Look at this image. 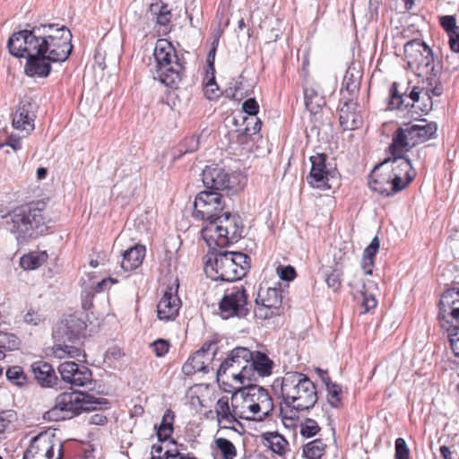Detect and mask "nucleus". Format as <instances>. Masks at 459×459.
I'll return each mask as SVG.
<instances>
[{
	"label": "nucleus",
	"instance_id": "f257e3e1",
	"mask_svg": "<svg viewBox=\"0 0 459 459\" xmlns=\"http://www.w3.org/2000/svg\"><path fill=\"white\" fill-rule=\"evenodd\" d=\"M273 368V361L266 354L237 347L221 363L216 375L218 382L230 384L232 381L241 385L255 379V374L263 377L270 376Z\"/></svg>",
	"mask_w": 459,
	"mask_h": 459
},
{
	"label": "nucleus",
	"instance_id": "f03ea898",
	"mask_svg": "<svg viewBox=\"0 0 459 459\" xmlns=\"http://www.w3.org/2000/svg\"><path fill=\"white\" fill-rule=\"evenodd\" d=\"M20 32L24 36L18 42L20 48L23 43L31 52L45 53L54 63L65 61L72 52V33L64 25L41 24Z\"/></svg>",
	"mask_w": 459,
	"mask_h": 459
},
{
	"label": "nucleus",
	"instance_id": "7ed1b4c3",
	"mask_svg": "<svg viewBox=\"0 0 459 459\" xmlns=\"http://www.w3.org/2000/svg\"><path fill=\"white\" fill-rule=\"evenodd\" d=\"M404 56L408 67L427 83L426 92L439 97L444 92L441 80L443 65L436 60L432 49L420 39H412L404 45Z\"/></svg>",
	"mask_w": 459,
	"mask_h": 459
},
{
	"label": "nucleus",
	"instance_id": "20e7f679",
	"mask_svg": "<svg viewBox=\"0 0 459 459\" xmlns=\"http://www.w3.org/2000/svg\"><path fill=\"white\" fill-rule=\"evenodd\" d=\"M2 226L19 243H26L42 235L48 229L44 212L33 204H25L0 214Z\"/></svg>",
	"mask_w": 459,
	"mask_h": 459
},
{
	"label": "nucleus",
	"instance_id": "39448f33",
	"mask_svg": "<svg viewBox=\"0 0 459 459\" xmlns=\"http://www.w3.org/2000/svg\"><path fill=\"white\" fill-rule=\"evenodd\" d=\"M235 383L230 381V385L238 389L231 395L234 415L238 420L264 421L270 417L274 410V404L269 392L258 385H250L241 388L234 386Z\"/></svg>",
	"mask_w": 459,
	"mask_h": 459
},
{
	"label": "nucleus",
	"instance_id": "423d86ee",
	"mask_svg": "<svg viewBox=\"0 0 459 459\" xmlns=\"http://www.w3.org/2000/svg\"><path fill=\"white\" fill-rule=\"evenodd\" d=\"M281 396L284 405L296 411L309 410L317 401L315 384L299 372H287L281 377Z\"/></svg>",
	"mask_w": 459,
	"mask_h": 459
},
{
	"label": "nucleus",
	"instance_id": "0eeeda50",
	"mask_svg": "<svg viewBox=\"0 0 459 459\" xmlns=\"http://www.w3.org/2000/svg\"><path fill=\"white\" fill-rule=\"evenodd\" d=\"M205 264V273L214 281H234L246 275L250 257L241 252H216Z\"/></svg>",
	"mask_w": 459,
	"mask_h": 459
},
{
	"label": "nucleus",
	"instance_id": "6e6552de",
	"mask_svg": "<svg viewBox=\"0 0 459 459\" xmlns=\"http://www.w3.org/2000/svg\"><path fill=\"white\" fill-rule=\"evenodd\" d=\"M242 222L237 214L224 212L208 222L201 230L202 238L211 249L224 247L241 238Z\"/></svg>",
	"mask_w": 459,
	"mask_h": 459
},
{
	"label": "nucleus",
	"instance_id": "1a4fd4ad",
	"mask_svg": "<svg viewBox=\"0 0 459 459\" xmlns=\"http://www.w3.org/2000/svg\"><path fill=\"white\" fill-rule=\"evenodd\" d=\"M156 62V76L167 87L173 88L182 80L184 65L176 49L166 39L157 40L153 52Z\"/></svg>",
	"mask_w": 459,
	"mask_h": 459
},
{
	"label": "nucleus",
	"instance_id": "9d476101",
	"mask_svg": "<svg viewBox=\"0 0 459 459\" xmlns=\"http://www.w3.org/2000/svg\"><path fill=\"white\" fill-rule=\"evenodd\" d=\"M100 402L91 395L82 392L60 394L55 401V406L47 412L49 420L72 418L82 411H93Z\"/></svg>",
	"mask_w": 459,
	"mask_h": 459
},
{
	"label": "nucleus",
	"instance_id": "9b49d317",
	"mask_svg": "<svg viewBox=\"0 0 459 459\" xmlns=\"http://www.w3.org/2000/svg\"><path fill=\"white\" fill-rule=\"evenodd\" d=\"M20 38H24V36L20 32H14L9 38L7 41V48L9 49V53L16 57H24L27 56V62L24 67V72L26 75L30 77H47L51 71V63L50 59L45 53L37 54L31 52L27 46L24 44H21V48L19 47Z\"/></svg>",
	"mask_w": 459,
	"mask_h": 459
},
{
	"label": "nucleus",
	"instance_id": "f8f14e48",
	"mask_svg": "<svg viewBox=\"0 0 459 459\" xmlns=\"http://www.w3.org/2000/svg\"><path fill=\"white\" fill-rule=\"evenodd\" d=\"M418 122V124L401 126L393 134V150L398 151L400 147H404L407 151H411L415 145L435 137L437 130L436 123H429L425 119H420Z\"/></svg>",
	"mask_w": 459,
	"mask_h": 459
},
{
	"label": "nucleus",
	"instance_id": "ddd939ff",
	"mask_svg": "<svg viewBox=\"0 0 459 459\" xmlns=\"http://www.w3.org/2000/svg\"><path fill=\"white\" fill-rule=\"evenodd\" d=\"M387 152L389 156L380 163V166H385L394 180V189L402 191L415 178L416 172L405 153L408 152L404 147H400L398 151L392 149V143Z\"/></svg>",
	"mask_w": 459,
	"mask_h": 459
},
{
	"label": "nucleus",
	"instance_id": "4468645a",
	"mask_svg": "<svg viewBox=\"0 0 459 459\" xmlns=\"http://www.w3.org/2000/svg\"><path fill=\"white\" fill-rule=\"evenodd\" d=\"M82 336V325L74 319H71L64 325L58 326L55 337L63 344H56L52 349L55 358L65 359L66 357L78 359L84 357L82 349L76 345Z\"/></svg>",
	"mask_w": 459,
	"mask_h": 459
},
{
	"label": "nucleus",
	"instance_id": "2eb2a0df",
	"mask_svg": "<svg viewBox=\"0 0 459 459\" xmlns=\"http://www.w3.org/2000/svg\"><path fill=\"white\" fill-rule=\"evenodd\" d=\"M241 178V174L230 172L218 164L206 166L202 173L204 186L212 192L237 190Z\"/></svg>",
	"mask_w": 459,
	"mask_h": 459
},
{
	"label": "nucleus",
	"instance_id": "dca6fc26",
	"mask_svg": "<svg viewBox=\"0 0 459 459\" xmlns=\"http://www.w3.org/2000/svg\"><path fill=\"white\" fill-rule=\"evenodd\" d=\"M224 205L223 197L220 193L203 191L195 197L193 215L195 219L208 223L220 216Z\"/></svg>",
	"mask_w": 459,
	"mask_h": 459
},
{
	"label": "nucleus",
	"instance_id": "f3484780",
	"mask_svg": "<svg viewBox=\"0 0 459 459\" xmlns=\"http://www.w3.org/2000/svg\"><path fill=\"white\" fill-rule=\"evenodd\" d=\"M62 445L48 433L34 437L23 454V459H62Z\"/></svg>",
	"mask_w": 459,
	"mask_h": 459
},
{
	"label": "nucleus",
	"instance_id": "a211bd4d",
	"mask_svg": "<svg viewBox=\"0 0 459 459\" xmlns=\"http://www.w3.org/2000/svg\"><path fill=\"white\" fill-rule=\"evenodd\" d=\"M437 319L442 330L459 326V289H448L441 296Z\"/></svg>",
	"mask_w": 459,
	"mask_h": 459
},
{
	"label": "nucleus",
	"instance_id": "6ab92c4d",
	"mask_svg": "<svg viewBox=\"0 0 459 459\" xmlns=\"http://www.w3.org/2000/svg\"><path fill=\"white\" fill-rule=\"evenodd\" d=\"M281 303L282 296L281 290L261 287L255 299L254 310L255 317L265 320L278 315Z\"/></svg>",
	"mask_w": 459,
	"mask_h": 459
},
{
	"label": "nucleus",
	"instance_id": "aec40b11",
	"mask_svg": "<svg viewBox=\"0 0 459 459\" xmlns=\"http://www.w3.org/2000/svg\"><path fill=\"white\" fill-rule=\"evenodd\" d=\"M216 351L217 343L215 342H205L203 346L185 362L182 367V372L186 376H192L197 372L208 373L210 369H213L211 364Z\"/></svg>",
	"mask_w": 459,
	"mask_h": 459
},
{
	"label": "nucleus",
	"instance_id": "412c9836",
	"mask_svg": "<svg viewBox=\"0 0 459 459\" xmlns=\"http://www.w3.org/2000/svg\"><path fill=\"white\" fill-rule=\"evenodd\" d=\"M311 169L307 176V184L313 188L329 189L330 178L335 177L336 169L329 168L326 165L327 155L325 153H316L309 158Z\"/></svg>",
	"mask_w": 459,
	"mask_h": 459
},
{
	"label": "nucleus",
	"instance_id": "4be33fe9",
	"mask_svg": "<svg viewBox=\"0 0 459 459\" xmlns=\"http://www.w3.org/2000/svg\"><path fill=\"white\" fill-rule=\"evenodd\" d=\"M221 312L225 318L230 316L244 317L249 308L247 295L243 286H235L228 291L220 302Z\"/></svg>",
	"mask_w": 459,
	"mask_h": 459
},
{
	"label": "nucleus",
	"instance_id": "5701e85b",
	"mask_svg": "<svg viewBox=\"0 0 459 459\" xmlns=\"http://www.w3.org/2000/svg\"><path fill=\"white\" fill-rule=\"evenodd\" d=\"M231 398L227 396L220 398L215 405L214 411L216 420L221 429L231 430L238 435L245 432L243 424L238 420V417L234 415Z\"/></svg>",
	"mask_w": 459,
	"mask_h": 459
},
{
	"label": "nucleus",
	"instance_id": "b1692460",
	"mask_svg": "<svg viewBox=\"0 0 459 459\" xmlns=\"http://www.w3.org/2000/svg\"><path fill=\"white\" fill-rule=\"evenodd\" d=\"M62 380L74 386H84L91 382V372L74 361H65L58 366Z\"/></svg>",
	"mask_w": 459,
	"mask_h": 459
},
{
	"label": "nucleus",
	"instance_id": "393cba45",
	"mask_svg": "<svg viewBox=\"0 0 459 459\" xmlns=\"http://www.w3.org/2000/svg\"><path fill=\"white\" fill-rule=\"evenodd\" d=\"M178 286H169L164 291L157 305V316L161 321H172L178 315L181 307V300L178 294Z\"/></svg>",
	"mask_w": 459,
	"mask_h": 459
},
{
	"label": "nucleus",
	"instance_id": "a878e982",
	"mask_svg": "<svg viewBox=\"0 0 459 459\" xmlns=\"http://www.w3.org/2000/svg\"><path fill=\"white\" fill-rule=\"evenodd\" d=\"M385 166L376 165L369 176V187L383 195L389 196L400 190L394 189V180Z\"/></svg>",
	"mask_w": 459,
	"mask_h": 459
},
{
	"label": "nucleus",
	"instance_id": "bb28decb",
	"mask_svg": "<svg viewBox=\"0 0 459 459\" xmlns=\"http://www.w3.org/2000/svg\"><path fill=\"white\" fill-rule=\"evenodd\" d=\"M262 440L265 446L281 458H285L291 451L288 440L278 432H265L262 435Z\"/></svg>",
	"mask_w": 459,
	"mask_h": 459
},
{
	"label": "nucleus",
	"instance_id": "cd10ccee",
	"mask_svg": "<svg viewBox=\"0 0 459 459\" xmlns=\"http://www.w3.org/2000/svg\"><path fill=\"white\" fill-rule=\"evenodd\" d=\"M304 103L306 110L310 115L324 114L328 111L325 98L312 87L304 88Z\"/></svg>",
	"mask_w": 459,
	"mask_h": 459
},
{
	"label": "nucleus",
	"instance_id": "c85d7f7f",
	"mask_svg": "<svg viewBox=\"0 0 459 459\" xmlns=\"http://www.w3.org/2000/svg\"><path fill=\"white\" fill-rule=\"evenodd\" d=\"M233 124L238 135L244 137L258 134L262 125L259 117H233Z\"/></svg>",
	"mask_w": 459,
	"mask_h": 459
},
{
	"label": "nucleus",
	"instance_id": "c756f323",
	"mask_svg": "<svg viewBox=\"0 0 459 459\" xmlns=\"http://www.w3.org/2000/svg\"><path fill=\"white\" fill-rule=\"evenodd\" d=\"M145 256V247L135 245L126 249L123 254L121 268L125 272H130L138 268Z\"/></svg>",
	"mask_w": 459,
	"mask_h": 459
},
{
	"label": "nucleus",
	"instance_id": "7c9ffc66",
	"mask_svg": "<svg viewBox=\"0 0 459 459\" xmlns=\"http://www.w3.org/2000/svg\"><path fill=\"white\" fill-rule=\"evenodd\" d=\"M36 380L42 386H52L56 383V377L53 367L45 361H36L31 365Z\"/></svg>",
	"mask_w": 459,
	"mask_h": 459
},
{
	"label": "nucleus",
	"instance_id": "2f4dec72",
	"mask_svg": "<svg viewBox=\"0 0 459 459\" xmlns=\"http://www.w3.org/2000/svg\"><path fill=\"white\" fill-rule=\"evenodd\" d=\"M378 291V284L373 281H368L362 283L359 290L361 296V305L364 307V313L376 307L377 300L376 293Z\"/></svg>",
	"mask_w": 459,
	"mask_h": 459
},
{
	"label": "nucleus",
	"instance_id": "473e14b6",
	"mask_svg": "<svg viewBox=\"0 0 459 459\" xmlns=\"http://www.w3.org/2000/svg\"><path fill=\"white\" fill-rule=\"evenodd\" d=\"M380 247V241L377 237L373 238L371 243L364 249L361 258V268L368 275L372 274L374 258Z\"/></svg>",
	"mask_w": 459,
	"mask_h": 459
},
{
	"label": "nucleus",
	"instance_id": "72a5a7b5",
	"mask_svg": "<svg viewBox=\"0 0 459 459\" xmlns=\"http://www.w3.org/2000/svg\"><path fill=\"white\" fill-rule=\"evenodd\" d=\"M48 259L46 251H31L23 255L20 259V265L24 270H35L41 266Z\"/></svg>",
	"mask_w": 459,
	"mask_h": 459
},
{
	"label": "nucleus",
	"instance_id": "f704fd0d",
	"mask_svg": "<svg viewBox=\"0 0 459 459\" xmlns=\"http://www.w3.org/2000/svg\"><path fill=\"white\" fill-rule=\"evenodd\" d=\"M174 412L170 409H168L162 416L160 424L159 426H155L160 441H166L171 437L174 430Z\"/></svg>",
	"mask_w": 459,
	"mask_h": 459
},
{
	"label": "nucleus",
	"instance_id": "c9c22d12",
	"mask_svg": "<svg viewBox=\"0 0 459 459\" xmlns=\"http://www.w3.org/2000/svg\"><path fill=\"white\" fill-rule=\"evenodd\" d=\"M19 339L16 335L9 333L0 332V360L4 359L5 352L18 348ZM3 367L0 365V376L3 373Z\"/></svg>",
	"mask_w": 459,
	"mask_h": 459
},
{
	"label": "nucleus",
	"instance_id": "e433bc0d",
	"mask_svg": "<svg viewBox=\"0 0 459 459\" xmlns=\"http://www.w3.org/2000/svg\"><path fill=\"white\" fill-rule=\"evenodd\" d=\"M214 448L221 459H234L237 456V449L228 438L215 437Z\"/></svg>",
	"mask_w": 459,
	"mask_h": 459
},
{
	"label": "nucleus",
	"instance_id": "4c0bfd02",
	"mask_svg": "<svg viewBox=\"0 0 459 459\" xmlns=\"http://www.w3.org/2000/svg\"><path fill=\"white\" fill-rule=\"evenodd\" d=\"M325 444L321 439L308 442L303 447V455L307 459H321L325 452Z\"/></svg>",
	"mask_w": 459,
	"mask_h": 459
},
{
	"label": "nucleus",
	"instance_id": "58836bf2",
	"mask_svg": "<svg viewBox=\"0 0 459 459\" xmlns=\"http://www.w3.org/2000/svg\"><path fill=\"white\" fill-rule=\"evenodd\" d=\"M172 455L180 459H196L189 455H181L177 448H167L162 444H154L152 447V459H165L167 456Z\"/></svg>",
	"mask_w": 459,
	"mask_h": 459
},
{
	"label": "nucleus",
	"instance_id": "ea45409f",
	"mask_svg": "<svg viewBox=\"0 0 459 459\" xmlns=\"http://www.w3.org/2000/svg\"><path fill=\"white\" fill-rule=\"evenodd\" d=\"M151 12L156 15V22L159 25L166 26L171 19L170 9L164 4H151Z\"/></svg>",
	"mask_w": 459,
	"mask_h": 459
},
{
	"label": "nucleus",
	"instance_id": "a19ab883",
	"mask_svg": "<svg viewBox=\"0 0 459 459\" xmlns=\"http://www.w3.org/2000/svg\"><path fill=\"white\" fill-rule=\"evenodd\" d=\"M13 127L17 131L29 134L34 129V121L30 117H9Z\"/></svg>",
	"mask_w": 459,
	"mask_h": 459
},
{
	"label": "nucleus",
	"instance_id": "79ce46f5",
	"mask_svg": "<svg viewBox=\"0 0 459 459\" xmlns=\"http://www.w3.org/2000/svg\"><path fill=\"white\" fill-rule=\"evenodd\" d=\"M403 103V95L398 91V83L393 82L389 89V100L387 103V108L389 110L400 109Z\"/></svg>",
	"mask_w": 459,
	"mask_h": 459
},
{
	"label": "nucleus",
	"instance_id": "37998d69",
	"mask_svg": "<svg viewBox=\"0 0 459 459\" xmlns=\"http://www.w3.org/2000/svg\"><path fill=\"white\" fill-rule=\"evenodd\" d=\"M342 271L341 268L336 266L329 274L326 275L325 282L327 287L333 292L339 291L342 288Z\"/></svg>",
	"mask_w": 459,
	"mask_h": 459
},
{
	"label": "nucleus",
	"instance_id": "c03bdc74",
	"mask_svg": "<svg viewBox=\"0 0 459 459\" xmlns=\"http://www.w3.org/2000/svg\"><path fill=\"white\" fill-rule=\"evenodd\" d=\"M327 390V403L333 408H339L342 406V387L334 383L326 387Z\"/></svg>",
	"mask_w": 459,
	"mask_h": 459
},
{
	"label": "nucleus",
	"instance_id": "a18cd8bd",
	"mask_svg": "<svg viewBox=\"0 0 459 459\" xmlns=\"http://www.w3.org/2000/svg\"><path fill=\"white\" fill-rule=\"evenodd\" d=\"M17 420L16 413L12 411H3L0 412V434L9 431L13 428V423Z\"/></svg>",
	"mask_w": 459,
	"mask_h": 459
},
{
	"label": "nucleus",
	"instance_id": "49530a36",
	"mask_svg": "<svg viewBox=\"0 0 459 459\" xmlns=\"http://www.w3.org/2000/svg\"><path fill=\"white\" fill-rule=\"evenodd\" d=\"M7 379L16 385H22L26 380V376L22 368L19 366H13L6 370Z\"/></svg>",
	"mask_w": 459,
	"mask_h": 459
},
{
	"label": "nucleus",
	"instance_id": "de8ad7c7",
	"mask_svg": "<svg viewBox=\"0 0 459 459\" xmlns=\"http://www.w3.org/2000/svg\"><path fill=\"white\" fill-rule=\"evenodd\" d=\"M320 430L317 422L313 419H306L300 425V434L304 437H311Z\"/></svg>",
	"mask_w": 459,
	"mask_h": 459
},
{
	"label": "nucleus",
	"instance_id": "09e8293b",
	"mask_svg": "<svg viewBox=\"0 0 459 459\" xmlns=\"http://www.w3.org/2000/svg\"><path fill=\"white\" fill-rule=\"evenodd\" d=\"M443 331L447 333L450 349L452 350L453 353L456 357H459V326Z\"/></svg>",
	"mask_w": 459,
	"mask_h": 459
},
{
	"label": "nucleus",
	"instance_id": "8fccbe9b",
	"mask_svg": "<svg viewBox=\"0 0 459 459\" xmlns=\"http://www.w3.org/2000/svg\"><path fill=\"white\" fill-rule=\"evenodd\" d=\"M199 146V139L195 135L186 137L178 146L180 154L193 152L197 150Z\"/></svg>",
	"mask_w": 459,
	"mask_h": 459
},
{
	"label": "nucleus",
	"instance_id": "3c124183",
	"mask_svg": "<svg viewBox=\"0 0 459 459\" xmlns=\"http://www.w3.org/2000/svg\"><path fill=\"white\" fill-rule=\"evenodd\" d=\"M361 117H338L340 126L343 131L358 128L362 123Z\"/></svg>",
	"mask_w": 459,
	"mask_h": 459
},
{
	"label": "nucleus",
	"instance_id": "603ef678",
	"mask_svg": "<svg viewBox=\"0 0 459 459\" xmlns=\"http://www.w3.org/2000/svg\"><path fill=\"white\" fill-rule=\"evenodd\" d=\"M359 81L355 79L352 74H349V73H347L342 82V91L345 90L351 97L359 90Z\"/></svg>",
	"mask_w": 459,
	"mask_h": 459
},
{
	"label": "nucleus",
	"instance_id": "864d4df0",
	"mask_svg": "<svg viewBox=\"0 0 459 459\" xmlns=\"http://www.w3.org/2000/svg\"><path fill=\"white\" fill-rule=\"evenodd\" d=\"M395 459H409L410 457V449L406 444V441L398 437L395 440Z\"/></svg>",
	"mask_w": 459,
	"mask_h": 459
},
{
	"label": "nucleus",
	"instance_id": "5fc2aeb1",
	"mask_svg": "<svg viewBox=\"0 0 459 459\" xmlns=\"http://www.w3.org/2000/svg\"><path fill=\"white\" fill-rule=\"evenodd\" d=\"M442 27L448 32L449 38L455 34V30L459 26H456L455 18L452 15H446L440 18Z\"/></svg>",
	"mask_w": 459,
	"mask_h": 459
},
{
	"label": "nucleus",
	"instance_id": "6e6d98bb",
	"mask_svg": "<svg viewBox=\"0 0 459 459\" xmlns=\"http://www.w3.org/2000/svg\"><path fill=\"white\" fill-rule=\"evenodd\" d=\"M276 272L280 279L286 281H290L296 277V271L291 265H279L276 269Z\"/></svg>",
	"mask_w": 459,
	"mask_h": 459
},
{
	"label": "nucleus",
	"instance_id": "4d7b16f0",
	"mask_svg": "<svg viewBox=\"0 0 459 459\" xmlns=\"http://www.w3.org/2000/svg\"><path fill=\"white\" fill-rule=\"evenodd\" d=\"M152 347L157 357H163L169 351V343L164 339H159L152 343Z\"/></svg>",
	"mask_w": 459,
	"mask_h": 459
},
{
	"label": "nucleus",
	"instance_id": "13d9d810",
	"mask_svg": "<svg viewBox=\"0 0 459 459\" xmlns=\"http://www.w3.org/2000/svg\"><path fill=\"white\" fill-rule=\"evenodd\" d=\"M242 111L246 115H257L259 113V105L255 98H248L242 103Z\"/></svg>",
	"mask_w": 459,
	"mask_h": 459
},
{
	"label": "nucleus",
	"instance_id": "bf43d9fd",
	"mask_svg": "<svg viewBox=\"0 0 459 459\" xmlns=\"http://www.w3.org/2000/svg\"><path fill=\"white\" fill-rule=\"evenodd\" d=\"M427 84L422 87V89L420 91L419 87H414L412 91H411L409 98L413 102H418L420 99V95H422V98L427 97L428 100H430L431 95L435 96L431 91L426 92Z\"/></svg>",
	"mask_w": 459,
	"mask_h": 459
},
{
	"label": "nucleus",
	"instance_id": "052dcab7",
	"mask_svg": "<svg viewBox=\"0 0 459 459\" xmlns=\"http://www.w3.org/2000/svg\"><path fill=\"white\" fill-rule=\"evenodd\" d=\"M23 320L28 325H38L41 321V315L32 309H29L23 316Z\"/></svg>",
	"mask_w": 459,
	"mask_h": 459
},
{
	"label": "nucleus",
	"instance_id": "680f3d73",
	"mask_svg": "<svg viewBox=\"0 0 459 459\" xmlns=\"http://www.w3.org/2000/svg\"><path fill=\"white\" fill-rule=\"evenodd\" d=\"M357 108L358 106L356 102L352 100H348L342 104L340 111L345 114H354L356 113Z\"/></svg>",
	"mask_w": 459,
	"mask_h": 459
},
{
	"label": "nucleus",
	"instance_id": "e2e57ef3",
	"mask_svg": "<svg viewBox=\"0 0 459 459\" xmlns=\"http://www.w3.org/2000/svg\"><path fill=\"white\" fill-rule=\"evenodd\" d=\"M218 45V39L213 41L212 47L210 49L208 55H207V65L211 68L212 71L214 70L213 65H214V59H215V54H216V48Z\"/></svg>",
	"mask_w": 459,
	"mask_h": 459
},
{
	"label": "nucleus",
	"instance_id": "0e129e2a",
	"mask_svg": "<svg viewBox=\"0 0 459 459\" xmlns=\"http://www.w3.org/2000/svg\"><path fill=\"white\" fill-rule=\"evenodd\" d=\"M90 424L104 425L107 422V417L103 413H95L88 419Z\"/></svg>",
	"mask_w": 459,
	"mask_h": 459
},
{
	"label": "nucleus",
	"instance_id": "69168bd1",
	"mask_svg": "<svg viewBox=\"0 0 459 459\" xmlns=\"http://www.w3.org/2000/svg\"><path fill=\"white\" fill-rule=\"evenodd\" d=\"M449 45L454 52L459 53V26L458 30H455V34L450 37Z\"/></svg>",
	"mask_w": 459,
	"mask_h": 459
},
{
	"label": "nucleus",
	"instance_id": "338daca9",
	"mask_svg": "<svg viewBox=\"0 0 459 459\" xmlns=\"http://www.w3.org/2000/svg\"><path fill=\"white\" fill-rule=\"evenodd\" d=\"M117 281L113 280L112 278H106L101 280L98 282L96 286V291L100 292L104 290L106 288L111 286L112 284L116 283Z\"/></svg>",
	"mask_w": 459,
	"mask_h": 459
},
{
	"label": "nucleus",
	"instance_id": "774afa93",
	"mask_svg": "<svg viewBox=\"0 0 459 459\" xmlns=\"http://www.w3.org/2000/svg\"><path fill=\"white\" fill-rule=\"evenodd\" d=\"M316 373L318 377L321 378L322 382L325 384V388L328 387L330 385L334 384L333 382H332L327 371H325L321 368H316Z\"/></svg>",
	"mask_w": 459,
	"mask_h": 459
}]
</instances>
